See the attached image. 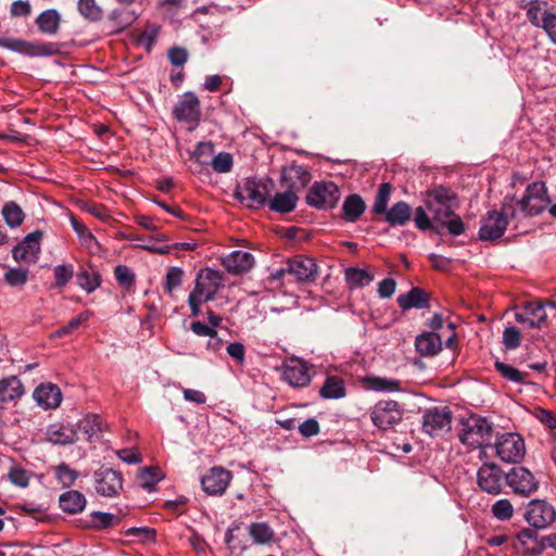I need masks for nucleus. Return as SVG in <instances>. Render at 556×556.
I'll return each mask as SVG.
<instances>
[{"label": "nucleus", "mask_w": 556, "mask_h": 556, "mask_svg": "<svg viewBox=\"0 0 556 556\" xmlns=\"http://www.w3.org/2000/svg\"><path fill=\"white\" fill-rule=\"evenodd\" d=\"M516 217V208L513 201L505 202L501 211H491L482 219V224L479 230V237L481 240H496L501 238L508 225V218Z\"/></svg>", "instance_id": "f03ea898"}, {"label": "nucleus", "mask_w": 556, "mask_h": 556, "mask_svg": "<svg viewBox=\"0 0 556 556\" xmlns=\"http://www.w3.org/2000/svg\"><path fill=\"white\" fill-rule=\"evenodd\" d=\"M2 216L8 226L15 228L20 226L24 218V212L15 202H7L2 207Z\"/></svg>", "instance_id": "ea45409f"}, {"label": "nucleus", "mask_w": 556, "mask_h": 556, "mask_svg": "<svg viewBox=\"0 0 556 556\" xmlns=\"http://www.w3.org/2000/svg\"><path fill=\"white\" fill-rule=\"evenodd\" d=\"M299 431L302 435L309 438L319 432V425L316 419L309 418L299 426Z\"/></svg>", "instance_id": "774afa93"}, {"label": "nucleus", "mask_w": 556, "mask_h": 556, "mask_svg": "<svg viewBox=\"0 0 556 556\" xmlns=\"http://www.w3.org/2000/svg\"><path fill=\"white\" fill-rule=\"evenodd\" d=\"M517 539L519 543L525 546V552L539 554L543 547L540 543L536 531L532 529H522L518 534Z\"/></svg>", "instance_id": "4c0bfd02"}, {"label": "nucleus", "mask_w": 556, "mask_h": 556, "mask_svg": "<svg viewBox=\"0 0 556 556\" xmlns=\"http://www.w3.org/2000/svg\"><path fill=\"white\" fill-rule=\"evenodd\" d=\"M211 164L216 173H228L232 166V157L229 153L220 152L212 159Z\"/></svg>", "instance_id": "864d4df0"}, {"label": "nucleus", "mask_w": 556, "mask_h": 556, "mask_svg": "<svg viewBox=\"0 0 556 556\" xmlns=\"http://www.w3.org/2000/svg\"><path fill=\"white\" fill-rule=\"evenodd\" d=\"M45 439L53 445H72L78 440V434L75 426L54 422L46 428Z\"/></svg>", "instance_id": "4be33fe9"}, {"label": "nucleus", "mask_w": 556, "mask_h": 556, "mask_svg": "<svg viewBox=\"0 0 556 556\" xmlns=\"http://www.w3.org/2000/svg\"><path fill=\"white\" fill-rule=\"evenodd\" d=\"M527 522L535 529H544L556 519L554 507L543 500H532L526 509Z\"/></svg>", "instance_id": "2eb2a0df"}, {"label": "nucleus", "mask_w": 556, "mask_h": 556, "mask_svg": "<svg viewBox=\"0 0 556 556\" xmlns=\"http://www.w3.org/2000/svg\"><path fill=\"white\" fill-rule=\"evenodd\" d=\"M492 431L493 428L485 418L470 416L462 422L459 440L463 444L472 448H489Z\"/></svg>", "instance_id": "f257e3e1"}, {"label": "nucleus", "mask_w": 556, "mask_h": 556, "mask_svg": "<svg viewBox=\"0 0 556 556\" xmlns=\"http://www.w3.org/2000/svg\"><path fill=\"white\" fill-rule=\"evenodd\" d=\"M115 278L118 283L125 288H129L135 280L132 271L125 265H118L114 270Z\"/></svg>", "instance_id": "4d7b16f0"}, {"label": "nucleus", "mask_w": 556, "mask_h": 556, "mask_svg": "<svg viewBox=\"0 0 556 556\" xmlns=\"http://www.w3.org/2000/svg\"><path fill=\"white\" fill-rule=\"evenodd\" d=\"M503 343L509 349L514 350L520 345V332L516 327H507L503 332Z\"/></svg>", "instance_id": "13d9d810"}, {"label": "nucleus", "mask_w": 556, "mask_h": 556, "mask_svg": "<svg viewBox=\"0 0 556 556\" xmlns=\"http://www.w3.org/2000/svg\"><path fill=\"white\" fill-rule=\"evenodd\" d=\"M340 199V190L332 181H317L307 192L306 202L316 208H332Z\"/></svg>", "instance_id": "0eeeda50"}, {"label": "nucleus", "mask_w": 556, "mask_h": 556, "mask_svg": "<svg viewBox=\"0 0 556 556\" xmlns=\"http://www.w3.org/2000/svg\"><path fill=\"white\" fill-rule=\"evenodd\" d=\"M110 17L114 21H118V26L121 28L127 27L136 20V16L132 12L125 10H114L111 13Z\"/></svg>", "instance_id": "680f3d73"}, {"label": "nucleus", "mask_w": 556, "mask_h": 556, "mask_svg": "<svg viewBox=\"0 0 556 556\" xmlns=\"http://www.w3.org/2000/svg\"><path fill=\"white\" fill-rule=\"evenodd\" d=\"M298 200L296 193L289 189L285 192L276 193L274 198L269 200L268 207L277 213H289L295 208Z\"/></svg>", "instance_id": "c756f323"}, {"label": "nucleus", "mask_w": 556, "mask_h": 556, "mask_svg": "<svg viewBox=\"0 0 556 556\" xmlns=\"http://www.w3.org/2000/svg\"><path fill=\"white\" fill-rule=\"evenodd\" d=\"M489 448L493 450L502 462L510 464L521 462L526 454L523 439L511 432L496 435L495 443L490 444Z\"/></svg>", "instance_id": "7ed1b4c3"}, {"label": "nucleus", "mask_w": 556, "mask_h": 556, "mask_svg": "<svg viewBox=\"0 0 556 556\" xmlns=\"http://www.w3.org/2000/svg\"><path fill=\"white\" fill-rule=\"evenodd\" d=\"M319 394L321 397L329 400L344 397L345 384L343 379L338 376L327 377L324 386L320 388Z\"/></svg>", "instance_id": "c9c22d12"}, {"label": "nucleus", "mask_w": 556, "mask_h": 556, "mask_svg": "<svg viewBox=\"0 0 556 556\" xmlns=\"http://www.w3.org/2000/svg\"><path fill=\"white\" fill-rule=\"evenodd\" d=\"M286 270L299 282H311L317 277V265L311 257L295 256L288 260Z\"/></svg>", "instance_id": "412c9836"}, {"label": "nucleus", "mask_w": 556, "mask_h": 556, "mask_svg": "<svg viewBox=\"0 0 556 556\" xmlns=\"http://www.w3.org/2000/svg\"><path fill=\"white\" fill-rule=\"evenodd\" d=\"M402 417V410L395 401H380L370 412L371 421L381 430L391 428L397 424Z\"/></svg>", "instance_id": "4468645a"}, {"label": "nucleus", "mask_w": 556, "mask_h": 556, "mask_svg": "<svg viewBox=\"0 0 556 556\" xmlns=\"http://www.w3.org/2000/svg\"><path fill=\"white\" fill-rule=\"evenodd\" d=\"M163 478L161 471L159 468H142L137 473V482L138 484L147 490L152 491L154 489V485L161 481Z\"/></svg>", "instance_id": "58836bf2"}, {"label": "nucleus", "mask_w": 556, "mask_h": 556, "mask_svg": "<svg viewBox=\"0 0 556 556\" xmlns=\"http://www.w3.org/2000/svg\"><path fill=\"white\" fill-rule=\"evenodd\" d=\"M59 503L62 510L74 515L83 511L87 502L83 493L71 490L60 496Z\"/></svg>", "instance_id": "7c9ffc66"}, {"label": "nucleus", "mask_w": 556, "mask_h": 556, "mask_svg": "<svg viewBox=\"0 0 556 556\" xmlns=\"http://www.w3.org/2000/svg\"><path fill=\"white\" fill-rule=\"evenodd\" d=\"M417 352L422 356H434L442 349V339L434 332H424L415 340Z\"/></svg>", "instance_id": "a878e982"}, {"label": "nucleus", "mask_w": 556, "mask_h": 556, "mask_svg": "<svg viewBox=\"0 0 556 556\" xmlns=\"http://www.w3.org/2000/svg\"><path fill=\"white\" fill-rule=\"evenodd\" d=\"M55 477L60 483L66 488L74 484L78 477V472L70 468L66 464H61L55 468Z\"/></svg>", "instance_id": "de8ad7c7"}, {"label": "nucleus", "mask_w": 556, "mask_h": 556, "mask_svg": "<svg viewBox=\"0 0 556 556\" xmlns=\"http://www.w3.org/2000/svg\"><path fill=\"white\" fill-rule=\"evenodd\" d=\"M34 400L45 409H54L60 406L62 392L56 384L41 383L34 391Z\"/></svg>", "instance_id": "5701e85b"}, {"label": "nucleus", "mask_w": 556, "mask_h": 556, "mask_svg": "<svg viewBox=\"0 0 556 556\" xmlns=\"http://www.w3.org/2000/svg\"><path fill=\"white\" fill-rule=\"evenodd\" d=\"M224 285V274L219 270L206 267L198 273L194 288L191 292L204 300L211 301Z\"/></svg>", "instance_id": "1a4fd4ad"}, {"label": "nucleus", "mask_w": 556, "mask_h": 556, "mask_svg": "<svg viewBox=\"0 0 556 556\" xmlns=\"http://www.w3.org/2000/svg\"><path fill=\"white\" fill-rule=\"evenodd\" d=\"M281 377L292 388H304L312 380L307 364L298 357H291L283 362Z\"/></svg>", "instance_id": "ddd939ff"}, {"label": "nucleus", "mask_w": 556, "mask_h": 556, "mask_svg": "<svg viewBox=\"0 0 556 556\" xmlns=\"http://www.w3.org/2000/svg\"><path fill=\"white\" fill-rule=\"evenodd\" d=\"M78 285L87 292L94 291L100 286V277L96 273L83 270L77 276Z\"/></svg>", "instance_id": "8fccbe9b"}, {"label": "nucleus", "mask_w": 556, "mask_h": 556, "mask_svg": "<svg viewBox=\"0 0 556 556\" xmlns=\"http://www.w3.org/2000/svg\"><path fill=\"white\" fill-rule=\"evenodd\" d=\"M77 432H81L86 441H92L100 432L103 431L104 425L102 418L97 414H88L78 420L75 426Z\"/></svg>", "instance_id": "cd10ccee"}, {"label": "nucleus", "mask_w": 556, "mask_h": 556, "mask_svg": "<svg viewBox=\"0 0 556 556\" xmlns=\"http://www.w3.org/2000/svg\"><path fill=\"white\" fill-rule=\"evenodd\" d=\"M238 199L249 207H260L266 203L268 189L265 182L248 179L237 190Z\"/></svg>", "instance_id": "f3484780"}, {"label": "nucleus", "mask_w": 556, "mask_h": 556, "mask_svg": "<svg viewBox=\"0 0 556 556\" xmlns=\"http://www.w3.org/2000/svg\"><path fill=\"white\" fill-rule=\"evenodd\" d=\"M42 231L35 230L28 233L24 240L13 249V257L17 262L27 264L36 263L40 253Z\"/></svg>", "instance_id": "a211bd4d"}, {"label": "nucleus", "mask_w": 556, "mask_h": 556, "mask_svg": "<svg viewBox=\"0 0 556 556\" xmlns=\"http://www.w3.org/2000/svg\"><path fill=\"white\" fill-rule=\"evenodd\" d=\"M396 282L392 278H386L378 285V294L382 299H388L395 292Z\"/></svg>", "instance_id": "69168bd1"}, {"label": "nucleus", "mask_w": 556, "mask_h": 556, "mask_svg": "<svg viewBox=\"0 0 556 556\" xmlns=\"http://www.w3.org/2000/svg\"><path fill=\"white\" fill-rule=\"evenodd\" d=\"M453 414L447 406H434L422 415V431L432 438L442 437L452 429Z\"/></svg>", "instance_id": "39448f33"}, {"label": "nucleus", "mask_w": 556, "mask_h": 556, "mask_svg": "<svg viewBox=\"0 0 556 556\" xmlns=\"http://www.w3.org/2000/svg\"><path fill=\"white\" fill-rule=\"evenodd\" d=\"M551 41L556 45V15L544 11L542 14V26Z\"/></svg>", "instance_id": "6e6d98bb"}, {"label": "nucleus", "mask_w": 556, "mask_h": 556, "mask_svg": "<svg viewBox=\"0 0 556 556\" xmlns=\"http://www.w3.org/2000/svg\"><path fill=\"white\" fill-rule=\"evenodd\" d=\"M10 13L14 17L28 16L31 13V7L28 1L16 0L11 4Z\"/></svg>", "instance_id": "e2e57ef3"}, {"label": "nucleus", "mask_w": 556, "mask_h": 556, "mask_svg": "<svg viewBox=\"0 0 556 556\" xmlns=\"http://www.w3.org/2000/svg\"><path fill=\"white\" fill-rule=\"evenodd\" d=\"M496 370L502 375L503 378L508 381L516 383H523L528 376L527 372H522L511 365L505 364L503 362L496 361L494 364Z\"/></svg>", "instance_id": "79ce46f5"}, {"label": "nucleus", "mask_w": 556, "mask_h": 556, "mask_svg": "<svg viewBox=\"0 0 556 556\" xmlns=\"http://www.w3.org/2000/svg\"><path fill=\"white\" fill-rule=\"evenodd\" d=\"M24 386L16 376L0 380V402L8 403L20 399L24 394Z\"/></svg>", "instance_id": "c85d7f7f"}, {"label": "nucleus", "mask_w": 556, "mask_h": 556, "mask_svg": "<svg viewBox=\"0 0 556 556\" xmlns=\"http://www.w3.org/2000/svg\"><path fill=\"white\" fill-rule=\"evenodd\" d=\"M344 277L350 288H363L374 281V275L367 269L350 267L344 270Z\"/></svg>", "instance_id": "e433bc0d"}, {"label": "nucleus", "mask_w": 556, "mask_h": 556, "mask_svg": "<svg viewBox=\"0 0 556 556\" xmlns=\"http://www.w3.org/2000/svg\"><path fill=\"white\" fill-rule=\"evenodd\" d=\"M61 15L54 9L41 12L36 18L39 30L47 35H55L59 31Z\"/></svg>", "instance_id": "473e14b6"}, {"label": "nucleus", "mask_w": 556, "mask_h": 556, "mask_svg": "<svg viewBox=\"0 0 556 556\" xmlns=\"http://www.w3.org/2000/svg\"><path fill=\"white\" fill-rule=\"evenodd\" d=\"M91 519L94 529H105L118 521V518L113 514L102 511L91 513Z\"/></svg>", "instance_id": "3c124183"}, {"label": "nucleus", "mask_w": 556, "mask_h": 556, "mask_svg": "<svg viewBox=\"0 0 556 556\" xmlns=\"http://www.w3.org/2000/svg\"><path fill=\"white\" fill-rule=\"evenodd\" d=\"M506 483L516 494L531 496L539 489V481L526 467H514L505 475Z\"/></svg>", "instance_id": "9b49d317"}, {"label": "nucleus", "mask_w": 556, "mask_h": 556, "mask_svg": "<svg viewBox=\"0 0 556 556\" xmlns=\"http://www.w3.org/2000/svg\"><path fill=\"white\" fill-rule=\"evenodd\" d=\"M55 282L59 287L65 286L73 277V267L58 265L54 268Z\"/></svg>", "instance_id": "bf43d9fd"}, {"label": "nucleus", "mask_w": 556, "mask_h": 556, "mask_svg": "<svg viewBox=\"0 0 556 556\" xmlns=\"http://www.w3.org/2000/svg\"><path fill=\"white\" fill-rule=\"evenodd\" d=\"M392 187L390 184H382L378 190V193L372 205V212L377 215L387 213L388 203L391 197Z\"/></svg>", "instance_id": "37998d69"}, {"label": "nucleus", "mask_w": 556, "mask_h": 556, "mask_svg": "<svg viewBox=\"0 0 556 556\" xmlns=\"http://www.w3.org/2000/svg\"><path fill=\"white\" fill-rule=\"evenodd\" d=\"M249 533L256 544H265L273 540L274 531L265 522H255L250 525Z\"/></svg>", "instance_id": "a19ab883"}, {"label": "nucleus", "mask_w": 556, "mask_h": 556, "mask_svg": "<svg viewBox=\"0 0 556 556\" xmlns=\"http://www.w3.org/2000/svg\"><path fill=\"white\" fill-rule=\"evenodd\" d=\"M71 224L84 244L90 247L92 242H96V238L93 237V235L76 217L71 216Z\"/></svg>", "instance_id": "5fc2aeb1"}, {"label": "nucleus", "mask_w": 556, "mask_h": 556, "mask_svg": "<svg viewBox=\"0 0 556 556\" xmlns=\"http://www.w3.org/2000/svg\"><path fill=\"white\" fill-rule=\"evenodd\" d=\"M526 215H538L549 204L547 188L543 181H535L528 186L526 194L517 203Z\"/></svg>", "instance_id": "6e6552de"}, {"label": "nucleus", "mask_w": 556, "mask_h": 556, "mask_svg": "<svg viewBox=\"0 0 556 556\" xmlns=\"http://www.w3.org/2000/svg\"><path fill=\"white\" fill-rule=\"evenodd\" d=\"M0 47L28 56H50L59 52L52 42H33L23 39L0 37Z\"/></svg>", "instance_id": "423d86ee"}, {"label": "nucleus", "mask_w": 556, "mask_h": 556, "mask_svg": "<svg viewBox=\"0 0 556 556\" xmlns=\"http://www.w3.org/2000/svg\"><path fill=\"white\" fill-rule=\"evenodd\" d=\"M96 491L99 495L112 497L123 489V478L118 471L110 468H100L94 475Z\"/></svg>", "instance_id": "dca6fc26"}, {"label": "nucleus", "mask_w": 556, "mask_h": 556, "mask_svg": "<svg viewBox=\"0 0 556 556\" xmlns=\"http://www.w3.org/2000/svg\"><path fill=\"white\" fill-rule=\"evenodd\" d=\"M78 11L85 18L90 21H98L102 15V10L96 0H78Z\"/></svg>", "instance_id": "49530a36"}, {"label": "nucleus", "mask_w": 556, "mask_h": 556, "mask_svg": "<svg viewBox=\"0 0 556 556\" xmlns=\"http://www.w3.org/2000/svg\"><path fill=\"white\" fill-rule=\"evenodd\" d=\"M549 305L555 307L554 302H527L519 307L515 314L517 323L525 325L528 328H542L546 324L547 314L545 306Z\"/></svg>", "instance_id": "f8f14e48"}, {"label": "nucleus", "mask_w": 556, "mask_h": 556, "mask_svg": "<svg viewBox=\"0 0 556 556\" xmlns=\"http://www.w3.org/2000/svg\"><path fill=\"white\" fill-rule=\"evenodd\" d=\"M363 384L365 389L377 391V392H399L402 390L401 381L396 379H390L384 377H366L363 379Z\"/></svg>", "instance_id": "2f4dec72"}, {"label": "nucleus", "mask_w": 556, "mask_h": 556, "mask_svg": "<svg viewBox=\"0 0 556 556\" xmlns=\"http://www.w3.org/2000/svg\"><path fill=\"white\" fill-rule=\"evenodd\" d=\"M213 153L214 146L212 142H199L191 157L200 164H206Z\"/></svg>", "instance_id": "603ef678"}, {"label": "nucleus", "mask_w": 556, "mask_h": 556, "mask_svg": "<svg viewBox=\"0 0 556 556\" xmlns=\"http://www.w3.org/2000/svg\"><path fill=\"white\" fill-rule=\"evenodd\" d=\"M365 203L357 194L349 195L342 205V217L345 222H356L365 211Z\"/></svg>", "instance_id": "72a5a7b5"}, {"label": "nucleus", "mask_w": 556, "mask_h": 556, "mask_svg": "<svg viewBox=\"0 0 556 556\" xmlns=\"http://www.w3.org/2000/svg\"><path fill=\"white\" fill-rule=\"evenodd\" d=\"M426 206L438 223H446L454 215V194L444 187H438L427 193Z\"/></svg>", "instance_id": "20e7f679"}, {"label": "nucleus", "mask_w": 556, "mask_h": 556, "mask_svg": "<svg viewBox=\"0 0 556 556\" xmlns=\"http://www.w3.org/2000/svg\"><path fill=\"white\" fill-rule=\"evenodd\" d=\"M168 59L175 66H181L187 62L188 52L184 48L175 47L169 49Z\"/></svg>", "instance_id": "0e129e2a"}, {"label": "nucleus", "mask_w": 556, "mask_h": 556, "mask_svg": "<svg viewBox=\"0 0 556 556\" xmlns=\"http://www.w3.org/2000/svg\"><path fill=\"white\" fill-rule=\"evenodd\" d=\"M383 215L390 226H403L412 217V207L406 202L401 201L395 203Z\"/></svg>", "instance_id": "f704fd0d"}, {"label": "nucleus", "mask_w": 556, "mask_h": 556, "mask_svg": "<svg viewBox=\"0 0 556 556\" xmlns=\"http://www.w3.org/2000/svg\"><path fill=\"white\" fill-rule=\"evenodd\" d=\"M173 114L181 123L194 129L201 118V105L199 98L193 92H185L177 101Z\"/></svg>", "instance_id": "9d476101"}, {"label": "nucleus", "mask_w": 556, "mask_h": 556, "mask_svg": "<svg viewBox=\"0 0 556 556\" xmlns=\"http://www.w3.org/2000/svg\"><path fill=\"white\" fill-rule=\"evenodd\" d=\"M415 224L416 227L420 230H428L431 228V220L430 217L427 215L424 207L418 206L415 210Z\"/></svg>", "instance_id": "338daca9"}, {"label": "nucleus", "mask_w": 556, "mask_h": 556, "mask_svg": "<svg viewBox=\"0 0 556 556\" xmlns=\"http://www.w3.org/2000/svg\"><path fill=\"white\" fill-rule=\"evenodd\" d=\"M400 307L404 311L410 308H425L429 305L428 293L420 288H413L409 292L397 298Z\"/></svg>", "instance_id": "bb28decb"}, {"label": "nucleus", "mask_w": 556, "mask_h": 556, "mask_svg": "<svg viewBox=\"0 0 556 556\" xmlns=\"http://www.w3.org/2000/svg\"><path fill=\"white\" fill-rule=\"evenodd\" d=\"M9 479L12 483L22 488L26 486L29 481L27 471L20 467L11 468Z\"/></svg>", "instance_id": "052dcab7"}, {"label": "nucleus", "mask_w": 556, "mask_h": 556, "mask_svg": "<svg viewBox=\"0 0 556 556\" xmlns=\"http://www.w3.org/2000/svg\"><path fill=\"white\" fill-rule=\"evenodd\" d=\"M4 280L11 287H23L28 280V270L24 268H11L5 273Z\"/></svg>", "instance_id": "09e8293b"}, {"label": "nucleus", "mask_w": 556, "mask_h": 556, "mask_svg": "<svg viewBox=\"0 0 556 556\" xmlns=\"http://www.w3.org/2000/svg\"><path fill=\"white\" fill-rule=\"evenodd\" d=\"M491 511L497 520L508 521L513 518L514 506L509 500L502 498L492 505Z\"/></svg>", "instance_id": "a18cd8bd"}, {"label": "nucleus", "mask_w": 556, "mask_h": 556, "mask_svg": "<svg viewBox=\"0 0 556 556\" xmlns=\"http://www.w3.org/2000/svg\"><path fill=\"white\" fill-rule=\"evenodd\" d=\"M309 180L311 174L302 165H291L282 172V182L295 193L304 189Z\"/></svg>", "instance_id": "393cba45"}, {"label": "nucleus", "mask_w": 556, "mask_h": 556, "mask_svg": "<svg viewBox=\"0 0 556 556\" xmlns=\"http://www.w3.org/2000/svg\"><path fill=\"white\" fill-rule=\"evenodd\" d=\"M503 471L495 464H484L477 473L478 485L489 494H500L503 485Z\"/></svg>", "instance_id": "aec40b11"}, {"label": "nucleus", "mask_w": 556, "mask_h": 556, "mask_svg": "<svg viewBox=\"0 0 556 556\" xmlns=\"http://www.w3.org/2000/svg\"><path fill=\"white\" fill-rule=\"evenodd\" d=\"M222 264L229 273L240 275L253 267L254 256L249 252L232 251L222 258Z\"/></svg>", "instance_id": "b1692460"}, {"label": "nucleus", "mask_w": 556, "mask_h": 556, "mask_svg": "<svg viewBox=\"0 0 556 556\" xmlns=\"http://www.w3.org/2000/svg\"><path fill=\"white\" fill-rule=\"evenodd\" d=\"M184 274L180 267L173 266L167 269L164 280V290L167 294L172 295L181 286Z\"/></svg>", "instance_id": "c03bdc74"}, {"label": "nucleus", "mask_w": 556, "mask_h": 556, "mask_svg": "<svg viewBox=\"0 0 556 556\" xmlns=\"http://www.w3.org/2000/svg\"><path fill=\"white\" fill-rule=\"evenodd\" d=\"M232 479L229 470L223 467H213L201 479L203 491L208 495H222Z\"/></svg>", "instance_id": "6ab92c4d"}]
</instances>
